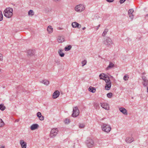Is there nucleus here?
Here are the masks:
<instances>
[{"instance_id":"ddd939ff","label":"nucleus","mask_w":148,"mask_h":148,"mask_svg":"<svg viewBox=\"0 0 148 148\" xmlns=\"http://www.w3.org/2000/svg\"><path fill=\"white\" fill-rule=\"evenodd\" d=\"M133 12L134 10L132 9H130L128 12L129 16L132 20L134 18V16L132 15Z\"/></svg>"},{"instance_id":"c85d7f7f","label":"nucleus","mask_w":148,"mask_h":148,"mask_svg":"<svg viewBox=\"0 0 148 148\" xmlns=\"http://www.w3.org/2000/svg\"><path fill=\"white\" fill-rule=\"evenodd\" d=\"M5 108L3 104H1L0 105V110H1L3 111L5 109Z\"/></svg>"},{"instance_id":"9d476101","label":"nucleus","mask_w":148,"mask_h":148,"mask_svg":"<svg viewBox=\"0 0 148 148\" xmlns=\"http://www.w3.org/2000/svg\"><path fill=\"white\" fill-rule=\"evenodd\" d=\"M119 110L120 112L122 113L124 115H127V110L125 108L123 107H121L119 108Z\"/></svg>"},{"instance_id":"a19ab883","label":"nucleus","mask_w":148,"mask_h":148,"mask_svg":"<svg viewBox=\"0 0 148 148\" xmlns=\"http://www.w3.org/2000/svg\"><path fill=\"white\" fill-rule=\"evenodd\" d=\"M39 119H40V120L41 121H42V120H44V116H43L42 115L41 116V117H40Z\"/></svg>"},{"instance_id":"6ab92c4d","label":"nucleus","mask_w":148,"mask_h":148,"mask_svg":"<svg viewBox=\"0 0 148 148\" xmlns=\"http://www.w3.org/2000/svg\"><path fill=\"white\" fill-rule=\"evenodd\" d=\"M40 82L46 86L48 85L49 84V81L47 79L43 80L41 81Z\"/></svg>"},{"instance_id":"2f4dec72","label":"nucleus","mask_w":148,"mask_h":148,"mask_svg":"<svg viewBox=\"0 0 148 148\" xmlns=\"http://www.w3.org/2000/svg\"><path fill=\"white\" fill-rule=\"evenodd\" d=\"M129 78V77L128 75H125L123 77V79L125 81H127L128 80V79Z\"/></svg>"},{"instance_id":"39448f33","label":"nucleus","mask_w":148,"mask_h":148,"mask_svg":"<svg viewBox=\"0 0 148 148\" xmlns=\"http://www.w3.org/2000/svg\"><path fill=\"white\" fill-rule=\"evenodd\" d=\"M58 130L57 128H53L52 129L50 132V136L51 138H53L58 134Z\"/></svg>"},{"instance_id":"a211bd4d","label":"nucleus","mask_w":148,"mask_h":148,"mask_svg":"<svg viewBox=\"0 0 148 148\" xmlns=\"http://www.w3.org/2000/svg\"><path fill=\"white\" fill-rule=\"evenodd\" d=\"M134 140L133 138L127 137L126 138L125 141L127 143H131Z\"/></svg>"},{"instance_id":"aec40b11","label":"nucleus","mask_w":148,"mask_h":148,"mask_svg":"<svg viewBox=\"0 0 148 148\" xmlns=\"http://www.w3.org/2000/svg\"><path fill=\"white\" fill-rule=\"evenodd\" d=\"M106 75L104 73L100 74L99 75L100 79H103L105 81L107 79H106Z\"/></svg>"},{"instance_id":"7ed1b4c3","label":"nucleus","mask_w":148,"mask_h":148,"mask_svg":"<svg viewBox=\"0 0 148 148\" xmlns=\"http://www.w3.org/2000/svg\"><path fill=\"white\" fill-rule=\"evenodd\" d=\"M101 128L103 131L107 133L109 132L111 129V127L110 125L104 123H101Z\"/></svg>"},{"instance_id":"ea45409f","label":"nucleus","mask_w":148,"mask_h":148,"mask_svg":"<svg viewBox=\"0 0 148 148\" xmlns=\"http://www.w3.org/2000/svg\"><path fill=\"white\" fill-rule=\"evenodd\" d=\"M142 79L143 80V81H145L146 80H147V79L146 77L145 76H143L142 77Z\"/></svg>"},{"instance_id":"4468645a","label":"nucleus","mask_w":148,"mask_h":148,"mask_svg":"<svg viewBox=\"0 0 148 148\" xmlns=\"http://www.w3.org/2000/svg\"><path fill=\"white\" fill-rule=\"evenodd\" d=\"M101 106L103 108L108 110L109 109V105L107 104L104 103H101Z\"/></svg>"},{"instance_id":"58836bf2","label":"nucleus","mask_w":148,"mask_h":148,"mask_svg":"<svg viewBox=\"0 0 148 148\" xmlns=\"http://www.w3.org/2000/svg\"><path fill=\"white\" fill-rule=\"evenodd\" d=\"M3 60V55L0 53V61H2Z\"/></svg>"},{"instance_id":"f03ea898","label":"nucleus","mask_w":148,"mask_h":148,"mask_svg":"<svg viewBox=\"0 0 148 148\" xmlns=\"http://www.w3.org/2000/svg\"><path fill=\"white\" fill-rule=\"evenodd\" d=\"M13 9L11 8H8L5 9L3 12V14L7 18H10L13 15Z\"/></svg>"},{"instance_id":"4be33fe9","label":"nucleus","mask_w":148,"mask_h":148,"mask_svg":"<svg viewBox=\"0 0 148 148\" xmlns=\"http://www.w3.org/2000/svg\"><path fill=\"white\" fill-rule=\"evenodd\" d=\"M27 53L29 56H32L34 54V51L32 50H29L27 51Z\"/></svg>"},{"instance_id":"cd10ccee","label":"nucleus","mask_w":148,"mask_h":148,"mask_svg":"<svg viewBox=\"0 0 148 148\" xmlns=\"http://www.w3.org/2000/svg\"><path fill=\"white\" fill-rule=\"evenodd\" d=\"M72 48V46L71 45H69L68 46L64 48V50L65 51H69Z\"/></svg>"},{"instance_id":"473e14b6","label":"nucleus","mask_w":148,"mask_h":148,"mask_svg":"<svg viewBox=\"0 0 148 148\" xmlns=\"http://www.w3.org/2000/svg\"><path fill=\"white\" fill-rule=\"evenodd\" d=\"M79 127L80 128H84L85 127V125L83 123H79Z\"/></svg>"},{"instance_id":"f257e3e1","label":"nucleus","mask_w":148,"mask_h":148,"mask_svg":"<svg viewBox=\"0 0 148 148\" xmlns=\"http://www.w3.org/2000/svg\"><path fill=\"white\" fill-rule=\"evenodd\" d=\"M103 42L104 45L107 47L110 48L111 47L112 45L114 44L112 39L108 36H107L104 38Z\"/></svg>"},{"instance_id":"5701e85b","label":"nucleus","mask_w":148,"mask_h":148,"mask_svg":"<svg viewBox=\"0 0 148 148\" xmlns=\"http://www.w3.org/2000/svg\"><path fill=\"white\" fill-rule=\"evenodd\" d=\"M88 90L92 93H94L95 92L96 89L95 88L91 86L88 88Z\"/></svg>"},{"instance_id":"f3484780","label":"nucleus","mask_w":148,"mask_h":148,"mask_svg":"<svg viewBox=\"0 0 148 148\" xmlns=\"http://www.w3.org/2000/svg\"><path fill=\"white\" fill-rule=\"evenodd\" d=\"M114 66V64L111 62H110L109 65L106 68V70H108L112 69Z\"/></svg>"},{"instance_id":"a18cd8bd","label":"nucleus","mask_w":148,"mask_h":148,"mask_svg":"<svg viewBox=\"0 0 148 148\" xmlns=\"http://www.w3.org/2000/svg\"><path fill=\"white\" fill-rule=\"evenodd\" d=\"M100 24L99 25H98L96 29V31L98 29L99 27H100Z\"/></svg>"},{"instance_id":"72a5a7b5","label":"nucleus","mask_w":148,"mask_h":148,"mask_svg":"<svg viewBox=\"0 0 148 148\" xmlns=\"http://www.w3.org/2000/svg\"><path fill=\"white\" fill-rule=\"evenodd\" d=\"M87 63V61L86 60H84L83 61H82V66H84L85 65H86Z\"/></svg>"},{"instance_id":"7c9ffc66","label":"nucleus","mask_w":148,"mask_h":148,"mask_svg":"<svg viewBox=\"0 0 148 148\" xmlns=\"http://www.w3.org/2000/svg\"><path fill=\"white\" fill-rule=\"evenodd\" d=\"M148 80H146L144 81H143V84L145 86H146L148 84Z\"/></svg>"},{"instance_id":"423d86ee","label":"nucleus","mask_w":148,"mask_h":148,"mask_svg":"<svg viewBox=\"0 0 148 148\" xmlns=\"http://www.w3.org/2000/svg\"><path fill=\"white\" fill-rule=\"evenodd\" d=\"M79 110L77 107L76 106L73 108L72 116L73 117H76L79 115Z\"/></svg>"},{"instance_id":"09e8293b","label":"nucleus","mask_w":148,"mask_h":148,"mask_svg":"<svg viewBox=\"0 0 148 148\" xmlns=\"http://www.w3.org/2000/svg\"><path fill=\"white\" fill-rule=\"evenodd\" d=\"M110 79H112L113 80L115 79L112 76L110 75Z\"/></svg>"},{"instance_id":"e433bc0d","label":"nucleus","mask_w":148,"mask_h":148,"mask_svg":"<svg viewBox=\"0 0 148 148\" xmlns=\"http://www.w3.org/2000/svg\"><path fill=\"white\" fill-rule=\"evenodd\" d=\"M64 122L65 123L68 124L70 123V120L69 119H66L65 120Z\"/></svg>"},{"instance_id":"37998d69","label":"nucleus","mask_w":148,"mask_h":148,"mask_svg":"<svg viewBox=\"0 0 148 148\" xmlns=\"http://www.w3.org/2000/svg\"><path fill=\"white\" fill-rule=\"evenodd\" d=\"M125 1L126 0H120L119 2L121 4H122L124 3Z\"/></svg>"},{"instance_id":"79ce46f5","label":"nucleus","mask_w":148,"mask_h":148,"mask_svg":"<svg viewBox=\"0 0 148 148\" xmlns=\"http://www.w3.org/2000/svg\"><path fill=\"white\" fill-rule=\"evenodd\" d=\"M37 116H42L40 112H38L37 113Z\"/></svg>"},{"instance_id":"a878e982","label":"nucleus","mask_w":148,"mask_h":148,"mask_svg":"<svg viewBox=\"0 0 148 148\" xmlns=\"http://www.w3.org/2000/svg\"><path fill=\"white\" fill-rule=\"evenodd\" d=\"M5 125V123L2 120L0 119V127H3Z\"/></svg>"},{"instance_id":"dca6fc26","label":"nucleus","mask_w":148,"mask_h":148,"mask_svg":"<svg viewBox=\"0 0 148 148\" xmlns=\"http://www.w3.org/2000/svg\"><path fill=\"white\" fill-rule=\"evenodd\" d=\"M47 30L49 34H51L53 31V28L51 26L49 25L47 27Z\"/></svg>"},{"instance_id":"603ef678","label":"nucleus","mask_w":148,"mask_h":148,"mask_svg":"<svg viewBox=\"0 0 148 148\" xmlns=\"http://www.w3.org/2000/svg\"><path fill=\"white\" fill-rule=\"evenodd\" d=\"M86 28L85 27H83V28H82V30H84Z\"/></svg>"},{"instance_id":"8fccbe9b","label":"nucleus","mask_w":148,"mask_h":148,"mask_svg":"<svg viewBox=\"0 0 148 148\" xmlns=\"http://www.w3.org/2000/svg\"><path fill=\"white\" fill-rule=\"evenodd\" d=\"M19 121V119H16V120H15V122H18Z\"/></svg>"},{"instance_id":"49530a36","label":"nucleus","mask_w":148,"mask_h":148,"mask_svg":"<svg viewBox=\"0 0 148 148\" xmlns=\"http://www.w3.org/2000/svg\"><path fill=\"white\" fill-rule=\"evenodd\" d=\"M107 1L109 2H112L114 0H106Z\"/></svg>"},{"instance_id":"c9c22d12","label":"nucleus","mask_w":148,"mask_h":148,"mask_svg":"<svg viewBox=\"0 0 148 148\" xmlns=\"http://www.w3.org/2000/svg\"><path fill=\"white\" fill-rule=\"evenodd\" d=\"M112 95V94L111 92H109L108 93L107 95V96L109 98H111Z\"/></svg>"},{"instance_id":"0eeeda50","label":"nucleus","mask_w":148,"mask_h":148,"mask_svg":"<svg viewBox=\"0 0 148 148\" xmlns=\"http://www.w3.org/2000/svg\"><path fill=\"white\" fill-rule=\"evenodd\" d=\"M86 143L87 146L89 147H92L94 143L93 140L90 138H88Z\"/></svg>"},{"instance_id":"412c9836","label":"nucleus","mask_w":148,"mask_h":148,"mask_svg":"<svg viewBox=\"0 0 148 148\" xmlns=\"http://www.w3.org/2000/svg\"><path fill=\"white\" fill-rule=\"evenodd\" d=\"M109 31L108 29L107 28H106L104 29L103 32L102 36L103 37H105L106 35L108 32Z\"/></svg>"},{"instance_id":"3c124183","label":"nucleus","mask_w":148,"mask_h":148,"mask_svg":"<svg viewBox=\"0 0 148 148\" xmlns=\"http://www.w3.org/2000/svg\"><path fill=\"white\" fill-rule=\"evenodd\" d=\"M2 70L1 69H0V74L1 73H2Z\"/></svg>"},{"instance_id":"4d7b16f0","label":"nucleus","mask_w":148,"mask_h":148,"mask_svg":"<svg viewBox=\"0 0 148 148\" xmlns=\"http://www.w3.org/2000/svg\"><path fill=\"white\" fill-rule=\"evenodd\" d=\"M104 119V118H103V119H102V120H103Z\"/></svg>"},{"instance_id":"c03bdc74","label":"nucleus","mask_w":148,"mask_h":148,"mask_svg":"<svg viewBox=\"0 0 148 148\" xmlns=\"http://www.w3.org/2000/svg\"><path fill=\"white\" fill-rule=\"evenodd\" d=\"M110 79V76H108V75H106V79Z\"/></svg>"},{"instance_id":"20e7f679","label":"nucleus","mask_w":148,"mask_h":148,"mask_svg":"<svg viewBox=\"0 0 148 148\" xmlns=\"http://www.w3.org/2000/svg\"><path fill=\"white\" fill-rule=\"evenodd\" d=\"M85 5L82 4H80L76 5L75 7V10L77 12H81L83 11L85 9Z\"/></svg>"},{"instance_id":"9b49d317","label":"nucleus","mask_w":148,"mask_h":148,"mask_svg":"<svg viewBox=\"0 0 148 148\" xmlns=\"http://www.w3.org/2000/svg\"><path fill=\"white\" fill-rule=\"evenodd\" d=\"M71 25L72 27L73 28L77 27L79 28H80L81 27V25L76 22H73L72 23Z\"/></svg>"},{"instance_id":"b1692460","label":"nucleus","mask_w":148,"mask_h":148,"mask_svg":"<svg viewBox=\"0 0 148 148\" xmlns=\"http://www.w3.org/2000/svg\"><path fill=\"white\" fill-rule=\"evenodd\" d=\"M63 50L60 49L58 51V53L60 56L63 57L64 56V53L62 52Z\"/></svg>"},{"instance_id":"f8f14e48","label":"nucleus","mask_w":148,"mask_h":148,"mask_svg":"<svg viewBox=\"0 0 148 148\" xmlns=\"http://www.w3.org/2000/svg\"><path fill=\"white\" fill-rule=\"evenodd\" d=\"M57 41L59 43H62L64 41V37L62 36H58L57 39Z\"/></svg>"},{"instance_id":"4c0bfd02","label":"nucleus","mask_w":148,"mask_h":148,"mask_svg":"<svg viewBox=\"0 0 148 148\" xmlns=\"http://www.w3.org/2000/svg\"><path fill=\"white\" fill-rule=\"evenodd\" d=\"M3 15L2 14V12L0 11V21H1L3 20Z\"/></svg>"},{"instance_id":"f704fd0d","label":"nucleus","mask_w":148,"mask_h":148,"mask_svg":"<svg viewBox=\"0 0 148 148\" xmlns=\"http://www.w3.org/2000/svg\"><path fill=\"white\" fill-rule=\"evenodd\" d=\"M94 107L96 109H99V106L98 103H96L94 104Z\"/></svg>"},{"instance_id":"de8ad7c7","label":"nucleus","mask_w":148,"mask_h":148,"mask_svg":"<svg viewBox=\"0 0 148 148\" xmlns=\"http://www.w3.org/2000/svg\"><path fill=\"white\" fill-rule=\"evenodd\" d=\"M5 146L3 145H0V148H5Z\"/></svg>"},{"instance_id":"6e6552de","label":"nucleus","mask_w":148,"mask_h":148,"mask_svg":"<svg viewBox=\"0 0 148 148\" xmlns=\"http://www.w3.org/2000/svg\"><path fill=\"white\" fill-rule=\"evenodd\" d=\"M60 95L59 91L58 90H56L53 94L52 98L53 99H56L59 97Z\"/></svg>"},{"instance_id":"1a4fd4ad","label":"nucleus","mask_w":148,"mask_h":148,"mask_svg":"<svg viewBox=\"0 0 148 148\" xmlns=\"http://www.w3.org/2000/svg\"><path fill=\"white\" fill-rule=\"evenodd\" d=\"M19 143L21 146V148H26L27 143L23 140H21L19 142Z\"/></svg>"},{"instance_id":"864d4df0","label":"nucleus","mask_w":148,"mask_h":148,"mask_svg":"<svg viewBox=\"0 0 148 148\" xmlns=\"http://www.w3.org/2000/svg\"><path fill=\"white\" fill-rule=\"evenodd\" d=\"M145 73H142V75H145Z\"/></svg>"},{"instance_id":"2eb2a0df","label":"nucleus","mask_w":148,"mask_h":148,"mask_svg":"<svg viewBox=\"0 0 148 148\" xmlns=\"http://www.w3.org/2000/svg\"><path fill=\"white\" fill-rule=\"evenodd\" d=\"M38 125L37 124H32L30 127V129L32 130H34L37 129Z\"/></svg>"},{"instance_id":"bb28decb","label":"nucleus","mask_w":148,"mask_h":148,"mask_svg":"<svg viewBox=\"0 0 148 148\" xmlns=\"http://www.w3.org/2000/svg\"><path fill=\"white\" fill-rule=\"evenodd\" d=\"M111 85L106 84L105 86V88L107 90H109L111 87Z\"/></svg>"},{"instance_id":"5fc2aeb1","label":"nucleus","mask_w":148,"mask_h":148,"mask_svg":"<svg viewBox=\"0 0 148 148\" xmlns=\"http://www.w3.org/2000/svg\"><path fill=\"white\" fill-rule=\"evenodd\" d=\"M41 116H38V117L39 118V119H40V117H41Z\"/></svg>"},{"instance_id":"6e6d98bb","label":"nucleus","mask_w":148,"mask_h":148,"mask_svg":"<svg viewBox=\"0 0 148 148\" xmlns=\"http://www.w3.org/2000/svg\"><path fill=\"white\" fill-rule=\"evenodd\" d=\"M146 16H148V14H147L146 15Z\"/></svg>"},{"instance_id":"c756f323","label":"nucleus","mask_w":148,"mask_h":148,"mask_svg":"<svg viewBox=\"0 0 148 148\" xmlns=\"http://www.w3.org/2000/svg\"><path fill=\"white\" fill-rule=\"evenodd\" d=\"M105 81L106 83V84L107 85H111V82L110 81V80L109 79H106L105 80Z\"/></svg>"},{"instance_id":"393cba45","label":"nucleus","mask_w":148,"mask_h":148,"mask_svg":"<svg viewBox=\"0 0 148 148\" xmlns=\"http://www.w3.org/2000/svg\"><path fill=\"white\" fill-rule=\"evenodd\" d=\"M28 15L30 16H33L34 14V11L32 10H29L28 12Z\"/></svg>"}]
</instances>
